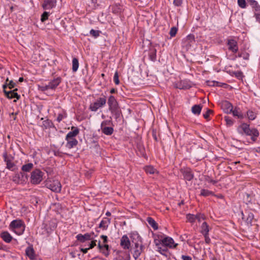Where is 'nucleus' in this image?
<instances>
[{
	"instance_id": "56",
	"label": "nucleus",
	"mask_w": 260,
	"mask_h": 260,
	"mask_svg": "<svg viewBox=\"0 0 260 260\" xmlns=\"http://www.w3.org/2000/svg\"><path fill=\"white\" fill-rule=\"evenodd\" d=\"M8 86L9 89H12L16 86V83L14 82L12 80H11L9 81Z\"/></svg>"
},
{
	"instance_id": "62",
	"label": "nucleus",
	"mask_w": 260,
	"mask_h": 260,
	"mask_svg": "<svg viewBox=\"0 0 260 260\" xmlns=\"http://www.w3.org/2000/svg\"><path fill=\"white\" fill-rule=\"evenodd\" d=\"M235 74L236 77L238 78H241L243 76V73L241 71H238L237 72H235Z\"/></svg>"
},
{
	"instance_id": "7",
	"label": "nucleus",
	"mask_w": 260,
	"mask_h": 260,
	"mask_svg": "<svg viewBox=\"0 0 260 260\" xmlns=\"http://www.w3.org/2000/svg\"><path fill=\"white\" fill-rule=\"evenodd\" d=\"M45 186L52 191L59 192L61 191V186L58 180H53V181H46Z\"/></svg>"
},
{
	"instance_id": "42",
	"label": "nucleus",
	"mask_w": 260,
	"mask_h": 260,
	"mask_svg": "<svg viewBox=\"0 0 260 260\" xmlns=\"http://www.w3.org/2000/svg\"><path fill=\"white\" fill-rule=\"evenodd\" d=\"M186 218H187V220L191 223H193V222H195V221H196L195 215H193V214H187Z\"/></svg>"
},
{
	"instance_id": "9",
	"label": "nucleus",
	"mask_w": 260,
	"mask_h": 260,
	"mask_svg": "<svg viewBox=\"0 0 260 260\" xmlns=\"http://www.w3.org/2000/svg\"><path fill=\"white\" fill-rule=\"evenodd\" d=\"M180 172L182 174L184 179L186 180L190 181L193 179L194 177L193 174L191 170L189 168H187L184 169H181Z\"/></svg>"
},
{
	"instance_id": "16",
	"label": "nucleus",
	"mask_w": 260,
	"mask_h": 260,
	"mask_svg": "<svg viewBox=\"0 0 260 260\" xmlns=\"http://www.w3.org/2000/svg\"><path fill=\"white\" fill-rule=\"evenodd\" d=\"M120 245L124 249H128L131 246L130 240L127 235H123L120 240Z\"/></svg>"
},
{
	"instance_id": "48",
	"label": "nucleus",
	"mask_w": 260,
	"mask_h": 260,
	"mask_svg": "<svg viewBox=\"0 0 260 260\" xmlns=\"http://www.w3.org/2000/svg\"><path fill=\"white\" fill-rule=\"evenodd\" d=\"M254 218V215L252 213L249 212L248 214V216L246 218V222L247 223H251Z\"/></svg>"
},
{
	"instance_id": "23",
	"label": "nucleus",
	"mask_w": 260,
	"mask_h": 260,
	"mask_svg": "<svg viewBox=\"0 0 260 260\" xmlns=\"http://www.w3.org/2000/svg\"><path fill=\"white\" fill-rule=\"evenodd\" d=\"M110 220L111 219L109 218H105L101 221L99 228L102 229L103 230H106L110 223Z\"/></svg>"
},
{
	"instance_id": "3",
	"label": "nucleus",
	"mask_w": 260,
	"mask_h": 260,
	"mask_svg": "<svg viewBox=\"0 0 260 260\" xmlns=\"http://www.w3.org/2000/svg\"><path fill=\"white\" fill-rule=\"evenodd\" d=\"M9 229L18 235H22L25 230V225L21 220H13L9 225Z\"/></svg>"
},
{
	"instance_id": "51",
	"label": "nucleus",
	"mask_w": 260,
	"mask_h": 260,
	"mask_svg": "<svg viewBox=\"0 0 260 260\" xmlns=\"http://www.w3.org/2000/svg\"><path fill=\"white\" fill-rule=\"evenodd\" d=\"M238 4L241 8H245L246 7L245 0H238Z\"/></svg>"
},
{
	"instance_id": "50",
	"label": "nucleus",
	"mask_w": 260,
	"mask_h": 260,
	"mask_svg": "<svg viewBox=\"0 0 260 260\" xmlns=\"http://www.w3.org/2000/svg\"><path fill=\"white\" fill-rule=\"evenodd\" d=\"M195 217L196 220H197L199 222H201L202 219L204 220L205 219V216L201 213H199L197 215H195Z\"/></svg>"
},
{
	"instance_id": "13",
	"label": "nucleus",
	"mask_w": 260,
	"mask_h": 260,
	"mask_svg": "<svg viewBox=\"0 0 260 260\" xmlns=\"http://www.w3.org/2000/svg\"><path fill=\"white\" fill-rule=\"evenodd\" d=\"M175 87L180 89H187L191 87V85L188 81L181 80L175 84Z\"/></svg>"
},
{
	"instance_id": "4",
	"label": "nucleus",
	"mask_w": 260,
	"mask_h": 260,
	"mask_svg": "<svg viewBox=\"0 0 260 260\" xmlns=\"http://www.w3.org/2000/svg\"><path fill=\"white\" fill-rule=\"evenodd\" d=\"M4 161L6 164V168L9 170L14 171L17 169L16 165L14 162V157L11 155H8L7 152L3 154Z\"/></svg>"
},
{
	"instance_id": "21",
	"label": "nucleus",
	"mask_w": 260,
	"mask_h": 260,
	"mask_svg": "<svg viewBox=\"0 0 260 260\" xmlns=\"http://www.w3.org/2000/svg\"><path fill=\"white\" fill-rule=\"evenodd\" d=\"M232 113L234 116L237 117L238 118L240 119H242L246 117V115L242 113L240 109L237 107L234 109H232Z\"/></svg>"
},
{
	"instance_id": "27",
	"label": "nucleus",
	"mask_w": 260,
	"mask_h": 260,
	"mask_svg": "<svg viewBox=\"0 0 260 260\" xmlns=\"http://www.w3.org/2000/svg\"><path fill=\"white\" fill-rule=\"evenodd\" d=\"M156 49L154 48H151L149 49V57L151 60L154 61L156 59Z\"/></svg>"
},
{
	"instance_id": "17",
	"label": "nucleus",
	"mask_w": 260,
	"mask_h": 260,
	"mask_svg": "<svg viewBox=\"0 0 260 260\" xmlns=\"http://www.w3.org/2000/svg\"><path fill=\"white\" fill-rule=\"evenodd\" d=\"M17 88H15L13 90H10L8 91V92H6L5 96L9 99L16 98L17 100H19L20 98V95L17 93Z\"/></svg>"
},
{
	"instance_id": "20",
	"label": "nucleus",
	"mask_w": 260,
	"mask_h": 260,
	"mask_svg": "<svg viewBox=\"0 0 260 260\" xmlns=\"http://www.w3.org/2000/svg\"><path fill=\"white\" fill-rule=\"evenodd\" d=\"M1 238L7 243H9L13 239L12 236L7 231H4L0 234Z\"/></svg>"
},
{
	"instance_id": "28",
	"label": "nucleus",
	"mask_w": 260,
	"mask_h": 260,
	"mask_svg": "<svg viewBox=\"0 0 260 260\" xmlns=\"http://www.w3.org/2000/svg\"><path fill=\"white\" fill-rule=\"evenodd\" d=\"M249 4L252 6V7L254 9L255 12H260V6L258 5V3L255 0H247Z\"/></svg>"
},
{
	"instance_id": "33",
	"label": "nucleus",
	"mask_w": 260,
	"mask_h": 260,
	"mask_svg": "<svg viewBox=\"0 0 260 260\" xmlns=\"http://www.w3.org/2000/svg\"><path fill=\"white\" fill-rule=\"evenodd\" d=\"M209 231V225L206 222H204L201 226V233L203 235L208 234Z\"/></svg>"
},
{
	"instance_id": "34",
	"label": "nucleus",
	"mask_w": 260,
	"mask_h": 260,
	"mask_svg": "<svg viewBox=\"0 0 260 260\" xmlns=\"http://www.w3.org/2000/svg\"><path fill=\"white\" fill-rule=\"evenodd\" d=\"M79 67V61L78 59L74 57L72 60V71L73 72H76L78 69Z\"/></svg>"
},
{
	"instance_id": "36",
	"label": "nucleus",
	"mask_w": 260,
	"mask_h": 260,
	"mask_svg": "<svg viewBox=\"0 0 260 260\" xmlns=\"http://www.w3.org/2000/svg\"><path fill=\"white\" fill-rule=\"evenodd\" d=\"M158 251L162 255H164L166 256V257L168 256V248L166 246H160V247H158Z\"/></svg>"
},
{
	"instance_id": "11",
	"label": "nucleus",
	"mask_w": 260,
	"mask_h": 260,
	"mask_svg": "<svg viewBox=\"0 0 260 260\" xmlns=\"http://www.w3.org/2000/svg\"><path fill=\"white\" fill-rule=\"evenodd\" d=\"M162 246H166L169 248H174L177 246V244H174V240L170 237H166L161 240Z\"/></svg>"
},
{
	"instance_id": "1",
	"label": "nucleus",
	"mask_w": 260,
	"mask_h": 260,
	"mask_svg": "<svg viewBox=\"0 0 260 260\" xmlns=\"http://www.w3.org/2000/svg\"><path fill=\"white\" fill-rule=\"evenodd\" d=\"M237 131L242 135H245L251 136V140L252 142H255L259 135V132L256 128H250L249 124L246 123H242L237 128Z\"/></svg>"
},
{
	"instance_id": "60",
	"label": "nucleus",
	"mask_w": 260,
	"mask_h": 260,
	"mask_svg": "<svg viewBox=\"0 0 260 260\" xmlns=\"http://www.w3.org/2000/svg\"><path fill=\"white\" fill-rule=\"evenodd\" d=\"M203 236H204V238H205V242L207 244H209L211 242V240L209 237V234H206V235H203Z\"/></svg>"
},
{
	"instance_id": "64",
	"label": "nucleus",
	"mask_w": 260,
	"mask_h": 260,
	"mask_svg": "<svg viewBox=\"0 0 260 260\" xmlns=\"http://www.w3.org/2000/svg\"><path fill=\"white\" fill-rule=\"evenodd\" d=\"M181 258L183 260H192L191 257L187 255H182Z\"/></svg>"
},
{
	"instance_id": "30",
	"label": "nucleus",
	"mask_w": 260,
	"mask_h": 260,
	"mask_svg": "<svg viewBox=\"0 0 260 260\" xmlns=\"http://www.w3.org/2000/svg\"><path fill=\"white\" fill-rule=\"evenodd\" d=\"M202 106L201 105H195L192 107L191 111L194 114L199 115L201 112Z\"/></svg>"
},
{
	"instance_id": "35",
	"label": "nucleus",
	"mask_w": 260,
	"mask_h": 260,
	"mask_svg": "<svg viewBox=\"0 0 260 260\" xmlns=\"http://www.w3.org/2000/svg\"><path fill=\"white\" fill-rule=\"evenodd\" d=\"M144 170L147 174H154L157 173V170L151 166H146Z\"/></svg>"
},
{
	"instance_id": "43",
	"label": "nucleus",
	"mask_w": 260,
	"mask_h": 260,
	"mask_svg": "<svg viewBox=\"0 0 260 260\" xmlns=\"http://www.w3.org/2000/svg\"><path fill=\"white\" fill-rule=\"evenodd\" d=\"M50 15V13L48 12H44L42 15H41V20L42 22H45L46 20L48 19V17Z\"/></svg>"
},
{
	"instance_id": "25",
	"label": "nucleus",
	"mask_w": 260,
	"mask_h": 260,
	"mask_svg": "<svg viewBox=\"0 0 260 260\" xmlns=\"http://www.w3.org/2000/svg\"><path fill=\"white\" fill-rule=\"evenodd\" d=\"M146 221L148 224L154 230L158 229V224L156 221L151 217H148L146 219Z\"/></svg>"
},
{
	"instance_id": "41",
	"label": "nucleus",
	"mask_w": 260,
	"mask_h": 260,
	"mask_svg": "<svg viewBox=\"0 0 260 260\" xmlns=\"http://www.w3.org/2000/svg\"><path fill=\"white\" fill-rule=\"evenodd\" d=\"M43 125L46 128H50L53 126V123L50 120L47 119L43 121Z\"/></svg>"
},
{
	"instance_id": "14",
	"label": "nucleus",
	"mask_w": 260,
	"mask_h": 260,
	"mask_svg": "<svg viewBox=\"0 0 260 260\" xmlns=\"http://www.w3.org/2000/svg\"><path fill=\"white\" fill-rule=\"evenodd\" d=\"M56 0H44L42 7L44 10H50L56 6Z\"/></svg>"
},
{
	"instance_id": "5",
	"label": "nucleus",
	"mask_w": 260,
	"mask_h": 260,
	"mask_svg": "<svg viewBox=\"0 0 260 260\" xmlns=\"http://www.w3.org/2000/svg\"><path fill=\"white\" fill-rule=\"evenodd\" d=\"M44 173L39 169L34 170L31 173L30 182L33 184H38L43 180Z\"/></svg>"
},
{
	"instance_id": "31",
	"label": "nucleus",
	"mask_w": 260,
	"mask_h": 260,
	"mask_svg": "<svg viewBox=\"0 0 260 260\" xmlns=\"http://www.w3.org/2000/svg\"><path fill=\"white\" fill-rule=\"evenodd\" d=\"M101 129L102 133L106 135H111L114 131L113 127L108 126L102 127Z\"/></svg>"
},
{
	"instance_id": "54",
	"label": "nucleus",
	"mask_w": 260,
	"mask_h": 260,
	"mask_svg": "<svg viewBox=\"0 0 260 260\" xmlns=\"http://www.w3.org/2000/svg\"><path fill=\"white\" fill-rule=\"evenodd\" d=\"M212 113H213V111L212 110L207 109L206 112L203 114V116L205 119H208L209 117V115Z\"/></svg>"
},
{
	"instance_id": "61",
	"label": "nucleus",
	"mask_w": 260,
	"mask_h": 260,
	"mask_svg": "<svg viewBox=\"0 0 260 260\" xmlns=\"http://www.w3.org/2000/svg\"><path fill=\"white\" fill-rule=\"evenodd\" d=\"M254 16L256 20L260 22V11L258 12L255 11Z\"/></svg>"
},
{
	"instance_id": "57",
	"label": "nucleus",
	"mask_w": 260,
	"mask_h": 260,
	"mask_svg": "<svg viewBox=\"0 0 260 260\" xmlns=\"http://www.w3.org/2000/svg\"><path fill=\"white\" fill-rule=\"evenodd\" d=\"M173 4L175 6H181L182 4V0H174Z\"/></svg>"
},
{
	"instance_id": "49",
	"label": "nucleus",
	"mask_w": 260,
	"mask_h": 260,
	"mask_svg": "<svg viewBox=\"0 0 260 260\" xmlns=\"http://www.w3.org/2000/svg\"><path fill=\"white\" fill-rule=\"evenodd\" d=\"M177 30H178V29L177 27H172L171 28L170 32H169L170 36L172 37H175L177 34Z\"/></svg>"
},
{
	"instance_id": "63",
	"label": "nucleus",
	"mask_w": 260,
	"mask_h": 260,
	"mask_svg": "<svg viewBox=\"0 0 260 260\" xmlns=\"http://www.w3.org/2000/svg\"><path fill=\"white\" fill-rule=\"evenodd\" d=\"M96 240H92L91 243L89 244V249L93 248L95 246H96Z\"/></svg>"
},
{
	"instance_id": "10",
	"label": "nucleus",
	"mask_w": 260,
	"mask_h": 260,
	"mask_svg": "<svg viewBox=\"0 0 260 260\" xmlns=\"http://www.w3.org/2000/svg\"><path fill=\"white\" fill-rule=\"evenodd\" d=\"M94 235V234L93 232H91L90 233H86L84 235L79 234L77 235L76 239L78 241L81 243H84L86 241L91 240L92 239L91 236Z\"/></svg>"
},
{
	"instance_id": "37",
	"label": "nucleus",
	"mask_w": 260,
	"mask_h": 260,
	"mask_svg": "<svg viewBox=\"0 0 260 260\" xmlns=\"http://www.w3.org/2000/svg\"><path fill=\"white\" fill-rule=\"evenodd\" d=\"M100 250L105 256H108L109 254V246L107 244L103 245L102 248Z\"/></svg>"
},
{
	"instance_id": "58",
	"label": "nucleus",
	"mask_w": 260,
	"mask_h": 260,
	"mask_svg": "<svg viewBox=\"0 0 260 260\" xmlns=\"http://www.w3.org/2000/svg\"><path fill=\"white\" fill-rule=\"evenodd\" d=\"M66 117V115H64L62 114H59L57 116L56 120L58 122H60Z\"/></svg>"
},
{
	"instance_id": "32",
	"label": "nucleus",
	"mask_w": 260,
	"mask_h": 260,
	"mask_svg": "<svg viewBox=\"0 0 260 260\" xmlns=\"http://www.w3.org/2000/svg\"><path fill=\"white\" fill-rule=\"evenodd\" d=\"M25 253L26 255L30 259L34 258V250L32 247H28L25 250Z\"/></svg>"
},
{
	"instance_id": "46",
	"label": "nucleus",
	"mask_w": 260,
	"mask_h": 260,
	"mask_svg": "<svg viewBox=\"0 0 260 260\" xmlns=\"http://www.w3.org/2000/svg\"><path fill=\"white\" fill-rule=\"evenodd\" d=\"M17 177L19 179V180L22 183V181H24V178H27V175L23 172H20L19 174H17Z\"/></svg>"
},
{
	"instance_id": "44",
	"label": "nucleus",
	"mask_w": 260,
	"mask_h": 260,
	"mask_svg": "<svg viewBox=\"0 0 260 260\" xmlns=\"http://www.w3.org/2000/svg\"><path fill=\"white\" fill-rule=\"evenodd\" d=\"M224 119L225 121H226V123L227 125L230 126L233 124V123H234L233 120L232 119V118H231L229 116H224Z\"/></svg>"
},
{
	"instance_id": "59",
	"label": "nucleus",
	"mask_w": 260,
	"mask_h": 260,
	"mask_svg": "<svg viewBox=\"0 0 260 260\" xmlns=\"http://www.w3.org/2000/svg\"><path fill=\"white\" fill-rule=\"evenodd\" d=\"M53 154L55 156H61L62 153L58 150H53Z\"/></svg>"
},
{
	"instance_id": "24",
	"label": "nucleus",
	"mask_w": 260,
	"mask_h": 260,
	"mask_svg": "<svg viewBox=\"0 0 260 260\" xmlns=\"http://www.w3.org/2000/svg\"><path fill=\"white\" fill-rule=\"evenodd\" d=\"M136 237L138 240L136 242H134V240H132V243L135 244V249H138V248L142 245V242L141 240V238L138 234H134L131 236V238L135 239V237Z\"/></svg>"
},
{
	"instance_id": "18",
	"label": "nucleus",
	"mask_w": 260,
	"mask_h": 260,
	"mask_svg": "<svg viewBox=\"0 0 260 260\" xmlns=\"http://www.w3.org/2000/svg\"><path fill=\"white\" fill-rule=\"evenodd\" d=\"M72 131L69 132L66 136V139L75 138V137L79 133V129L77 127L72 126Z\"/></svg>"
},
{
	"instance_id": "40",
	"label": "nucleus",
	"mask_w": 260,
	"mask_h": 260,
	"mask_svg": "<svg viewBox=\"0 0 260 260\" xmlns=\"http://www.w3.org/2000/svg\"><path fill=\"white\" fill-rule=\"evenodd\" d=\"M237 56L239 57H242L244 59L248 60L249 57V54L245 51H242L239 52Z\"/></svg>"
},
{
	"instance_id": "38",
	"label": "nucleus",
	"mask_w": 260,
	"mask_h": 260,
	"mask_svg": "<svg viewBox=\"0 0 260 260\" xmlns=\"http://www.w3.org/2000/svg\"><path fill=\"white\" fill-rule=\"evenodd\" d=\"M247 116L249 120H253L256 117V115L255 112L249 110L247 111Z\"/></svg>"
},
{
	"instance_id": "47",
	"label": "nucleus",
	"mask_w": 260,
	"mask_h": 260,
	"mask_svg": "<svg viewBox=\"0 0 260 260\" xmlns=\"http://www.w3.org/2000/svg\"><path fill=\"white\" fill-rule=\"evenodd\" d=\"M206 83L207 85L209 86H219V84L220 83L219 82L215 81H207Z\"/></svg>"
},
{
	"instance_id": "6",
	"label": "nucleus",
	"mask_w": 260,
	"mask_h": 260,
	"mask_svg": "<svg viewBox=\"0 0 260 260\" xmlns=\"http://www.w3.org/2000/svg\"><path fill=\"white\" fill-rule=\"evenodd\" d=\"M107 99L105 96L99 98L97 100L90 105L89 109L91 111L95 112L99 108L103 107L106 105Z\"/></svg>"
},
{
	"instance_id": "55",
	"label": "nucleus",
	"mask_w": 260,
	"mask_h": 260,
	"mask_svg": "<svg viewBox=\"0 0 260 260\" xmlns=\"http://www.w3.org/2000/svg\"><path fill=\"white\" fill-rule=\"evenodd\" d=\"M162 239H155L154 240V242L155 244V245L158 248V247H160V246H162V242H161Z\"/></svg>"
},
{
	"instance_id": "52",
	"label": "nucleus",
	"mask_w": 260,
	"mask_h": 260,
	"mask_svg": "<svg viewBox=\"0 0 260 260\" xmlns=\"http://www.w3.org/2000/svg\"><path fill=\"white\" fill-rule=\"evenodd\" d=\"M114 81L116 85H118L119 84V77L118 74L117 72H116L114 75L113 78Z\"/></svg>"
},
{
	"instance_id": "2",
	"label": "nucleus",
	"mask_w": 260,
	"mask_h": 260,
	"mask_svg": "<svg viewBox=\"0 0 260 260\" xmlns=\"http://www.w3.org/2000/svg\"><path fill=\"white\" fill-rule=\"evenodd\" d=\"M108 105L109 110L111 112L112 116L116 121H118L120 116L122 115V112L117 100L114 96L110 95L109 97Z\"/></svg>"
},
{
	"instance_id": "22",
	"label": "nucleus",
	"mask_w": 260,
	"mask_h": 260,
	"mask_svg": "<svg viewBox=\"0 0 260 260\" xmlns=\"http://www.w3.org/2000/svg\"><path fill=\"white\" fill-rule=\"evenodd\" d=\"M66 140L67 141L66 147L69 149H71L76 146L78 143V141L75 138H71Z\"/></svg>"
},
{
	"instance_id": "8",
	"label": "nucleus",
	"mask_w": 260,
	"mask_h": 260,
	"mask_svg": "<svg viewBox=\"0 0 260 260\" xmlns=\"http://www.w3.org/2000/svg\"><path fill=\"white\" fill-rule=\"evenodd\" d=\"M226 44L228 46V49L234 53H236L238 51V46L237 41L233 38L228 39Z\"/></svg>"
},
{
	"instance_id": "45",
	"label": "nucleus",
	"mask_w": 260,
	"mask_h": 260,
	"mask_svg": "<svg viewBox=\"0 0 260 260\" xmlns=\"http://www.w3.org/2000/svg\"><path fill=\"white\" fill-rule=\"evenodd\" d=\"M100 33L101 31L98 30H94L92 29L90 31V34L94 38H97L98 37H99L100 36Z\"/></svg>"
},
{
	"instance_id": "12",
	"label": "nucleus",
	"mask_w": 260,
	"mask_h": 260,
	"mask_svg": "<svg viewBox=\"0 0 260 260\" xmlns=\"http://www.w3.org/2000/svg\"><path fill=\"white\" fill-rule=\"evenodd\" d=\"M233 105L229 101H224L221 103V108L224 113L230 114L232 113L233 109Z\"/></svg>"
},
{
	"instance_id": "26",
	"label": "nucleus",
	"mask_w": 260,
	"mask_h": 260,
	"mask_svg": "<svg viewBox=\"0 0 260 260\" xmlns=\"http://www.w3.org/2000/svg\"><path fill=\"white\" fill-rule=\"evenodd\" d=\"M144 247L143 245H141L138 249H135L133 256L135 259H137L141 255V253L144 250Z\"/></svg>"
},
{
	"instance_id": "29",
	"label": "nucleus",
	"mask_w": 260,
	"mask_h": 260,
	"mask_svg": "<svg viewBox=\"0 0 260 260\" xmlns=\"http://www.w3.org/2000/svg\"><path fill=\"white\" fill-rule=\"evenodd\" d=\"M33 167V164L28 163L22 166L21 170L24 173V172H29L32 169Z\"/></svg>"
},
{
	"instance_id": "15",
	"label": "nucleus",
	"mask_w": 260,
	"mask_h": 260,
	"mask_svg": "<svg viewBox=\"0 0 260 260\" xmlns=\"http://www.w3.org/2000/svg\"><path fill=\"white\" fill-rule=\"evenodd\" d=\"M183 41L186 47H190L195 43L194 36L192 34H189L183 40Z\"/></svg>"
},
{
	"instance_id": "53",
	"label": "nucleus",
	"mask_w": 260,
	"mask_h": 260,
	"mask_svg": "<svg viewBox=\"0 0 260 260\" xmlns=\"http://www.w3.org/2000/svg\"><path fill=\"white\" fill-rule=\"evenodd\" d=\"M39 89L42 91H45L49 89L47 84H42V85L39 86Z\"/></svg>"
},
{
	"instance_id": "19",
	"label": "nucleus",
	"mask_w": 260,
	"mask_h": 260,
	"mask_svg": "<svg viewBox=\"0 0 260 260\" xmlns=\"http://www.w3.org/2000/svg\"><path fill=\"white\" fill-rule=\"evenodd\" d=\"M61 79L60 77H57L48 83V87L49 89H54L61 82Z\"/></svg>"
},
{
	"instance_id": "39",
	"label": "nucleus",
	"mask_w": 260,
	"mask_h": 260,
	"mask_svg": "<svg viewBox=\"0 0 260 260\" xmlns=\"http://www.w3.org/2000/svg\"><path fill=\"white\" fill-rule=\"evenodd\" d=\"M213 192L207 189H202L201 190L200 195L204 197H208L210 195H213Z\"/></svg>"
}]
</instances>
